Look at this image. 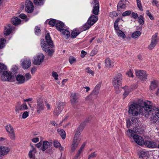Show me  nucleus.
<instances>
[{
  "instance_id": "56",
  "label": "nucleus",
  "mask_w": 159,
  "mask_h": 159,
  "mask_svg": "<svg viewBox=\"0 0 159 159\" xmlns=\"http://www.w3.org/2000/svg\"><path fill=\"white\" fill-rule=\"evenodd\" d=\"M158 2V1L157 0H152V4L153 6H156L157 7L159 6Z\"/></svg>"
},
{
  "instance_id": "24",
  "label": "nucleus",
  "mask_w": 159,
  "mask_h": 159,
  "mask_svg": "<svg viewBox=\"0 0 159 159\" xmlns=\"http://www.w3.org/2000/svg\"><path fill=\"white\" fill-rule=\"evenodd\" d=\"M36 149L32 146L31 149L30 151L28 153L29 157L30 158L34 159L35 158V154L36 152Z\"/></svg>"
},
{
  "instance_id": "29",
  "label": "nucleus",
  "mask_w": 159,
  "mask_h": 159,
  "mask_svg": "<svg viewBox=\"0 0 159 159\" xmlns=\"http://www.w3.org/2000/svg\"><path fill=\"white\" fill-rule=\"evenodd\" d=\"M64 24L62 22L59 21H57L56 24V27L57 30L61 31L64 27Z\"/></svg>"
},
{
  "instance_id": "60",
  "label": "nucleus",
  "mask_w": 159,
  "mask_h": 159,
  "mask_svg": "<svg viewBox=\"0 0 159 159\" xmlns=\"http://www.w3.org/2000/svg\"><path fill=\"white\" fill-rule=\"evenodd\" d=\"M97 154H96L95 152H93L91 153L89 156L88 159H89L91 157H95L96 156Z\"/></svg>"
},
{
  "instance_id": "32",
  "label": "nucleus",
  "mask_w": 159,
  "mask_h": 159,
  "mask_svg": "<svg viewBox=\"0 0 159 159\" xmlns=\"http://www.w3.org/2000/svg\"><path fill=\"white\" fill-rule=\"evenodd\" d=\"M158 86L157 82L155 80L152 81L150 86V89L154 90Z\"/></svg>"
},
{
  "instance_id": "1",
  "label": "nucleus",
  "mask_w": 159,
  "mask_h": 159,
  "mask_svg": "<svg viewBox=\"0 0 159 159\" xmlns=\"http://www.w3.org/2000/svg\"><path fill=\"white\" fill-rule=\"evenodd\" d=\"M151 107V103L150 101H143L140 99L138 102H134L129 105L128 113L133 116L141 115L148 117L149 116V110Z\"/></svg>"
},
{
  "instance_id": "23",
  "label": "nucleus",
  "mask_w": 159,
  "mask_h": 159,
  "mask_svg": "<svg viewBox=\"0 0 159 159\" xmlns=\"http://www.w3.org/2000/svg\"><path fill=\"white\" fill-rule=\"evenodd\" d=\"M98 19L97 16L92 15L89 17L87 21L89 23L92 25L98 20Z\"/></svg>"
},
{
  "instance_id": "61",
  "label": "nucleus",
  "mask_w": 159,
  "mask_h": 159,
  "mask_svg": "<svg viewBox=\"0 0 159 159\" xmlns=\"http://www.w3.org/2000/svg\"><path fill=\"white\" fill-rule=\"evenodd\" d=\"M87 54V52L84 50H82L81 52L80 56L82 58H84L86 55Z\"/></svg>"
},
{
  "instance_id": "62",
  "label": "nucleus",
  "mask_w": 159,
  "mask_h": 159,
  "mask_svg": "<svg viewBox=\"0 0 159 159\" xmlns=\"http://www.w3.org/2000/svg\"><path fill=\"white\" fill-rule=\"evenodd\" d=\"M32 141L34 143H36L39 141V139L38 137H35L32 139Z\"/></svg>"
},
{
  "instance_id": "12",
  "label": "nucleus",
  "mask_w": 159,
  "mask_h": 159,
  "mask_svg": "<svg viewBox=\"0 0 159 159\" xmlns=\"http://www.w3.org/2000/svg\"><path fill=\"white\" fill-rule=\"evenodd\" d=\"M12 77L11 74L7 71L3 72L0 76L1 80L4 81L12 82Z\"/></svg>"
},
{
  "instance_id": "48",
  "label": "nucleus",
  "mask_w": 159,
  "mask_h": 159,
  "mask_svg": "<svg viewBox=\"0 0 159 159\" xmlns=\"http://www.w3.org/2000/svg\"><path fill=\"white\" fill-rule=\"evenodd\" d=\"M20 18L24 19L25 21H28L29 19L27 18V16L24 14L22 13L19 15Z\"/></svg>"
},
{
  "instance_id": "7",
  "label": "nucleus",
  "mask_w": 159,
  "mask_h": 159,
  "mask_svg": "<svg viewBox=\"0 0 159 159\" xmlns=\"http://www.w3.org/2000/svg\"><path fill=\"white\" fill-rule=\"evenodd\" d=\"M31 78V74L28 73L25 74V75L22 74H18L15 76L16 83L18 84H23L30 80Z\"/></svg>"
},
{
  "instance_id": "25",
  "label": "nucleus",
  "mask_w": 159,
  "mask_h": 159,
  "mask_svg": "<svg viewBox=\"0 0 159 159\" xmlns=\"http://www.w3.org/2000/svg\"><path fill=\"white\" fill-rule=\"evenodd\" d=\"M128 2L126 0H122L120 1L117 5L118 8L125 9L126 8L127 3Z\"/></svg>"
},
{
  "instance_id": "57",
  "label": "nucleus",
  "mask_w": 159,
  "mask_h": 159,
  "mask_svg": "<svg viewBox=\"0 0 159 159\" xmlns=\"http://www.w3.org/2000/svg\"><path fill=\"white\" fill-rule=\"evenodd\" d=\"M82 152L78 151L75 156H74L73 159H78L79 157L80 156Z\"/></svg>"
},
{
  "instance_id": "38",
  "label": "nucleus",
  "mask_w": 159,
  "mask_h": 159,
  "mask_svg": "<svg viewBox=\"0 0 159 159\" xmlns=\"http://www.w3.org/2000/svg\"><path fill=\"white\" fill-rule=\"evenodd\" d=\"M92 25L87 21L82 27V29L84 31L86 30L89 29Z\"/></svg>"
},
{
  "instance_id": "53",
  "label": "nucleus",
  "mask_w": 159,
  "mask_h": 159,
  "mask_svg": "<svg viewBox=\"0 0 159 159\" xmlns=\"http://www.w3.org/2000/svg\"><path fill=\"white\" fill-rule=\"evenodd\" d=\"M35 34L37 35H39L40 33V28L38 26L36 27L35 29Z\"/></svg>"
},
{
  "instance_id": "42",
  "label": "nucleus",
  "mask_w": 159,
  "mask_h": 159,
  "mask_svg": "<svg viewBox=\"0 0 159 159\" xmlns=\"http://www.w3.org/2000/svg\"><path fill=\"white\" fill-rule=\"evenodd\" d=\"M8 134L11 140H14L16 139V136L14 131L8 133Z\"/></svg>"
},
{
  "instance_id": "59",
  "label": "nucleus",
  "mask_w": 159,
  "mask_h": 159,
  "mask_svg": "<svg viewBox=\"0 0 159 159\" xmlns=\"http://www.w3.org/2000/svg\"><path fill=\"white\" fill-rule=\"evenodd\" d=\"M85 144H86L85 143H83L82 145L81 146V147H80L79 149L78 150V151L82 152L83 150L84 149V148L85 146Z\"/></svg>"
},
{
  "instance_id": "36",
  "label": "nucleus",
  "mask_w": 159,
  "mask_h": 159,
  "mask_svg": "<svg viewBox=\"0 0 159 159\" xmlns=\"http://www.w3.org/2000/svg\"><path fill=\"white\" fill-rule=\"evenodd\" d=\"M45 0H34V4L37 6H42L43 5Z\"/></svg>"
},
{
  "instance_id": "64",
  "label": "nucleus",
  "mask_w": 159,
  "mask_h": 159,
  "mask_svg": "<svg viewBox=\"0 0 159 159\" xmlns=\"http://www.w3.org/2000/svg\"><path fill=\"white\" fill-rule=\"evenodd\" d=\"M35 145L37 148H39L42 146V143L41 142H40Z\"/></svg>"
},
{
  "instance_id": "43",
  "label": "nucleus",
  "mask_w": 159,
  "mask_h": 159,
  "mask_svg": "<svg viewBox=\"0 0 159 159\" xmlns=\"http://www.w3.org/2000/svg\"><path fill=\"white\" fill-rule=\"evenodd\" d=\"M122 19L120 18H117L115 22L114 23V28H117V27H118V22L122 20Z\"/></svg>"
},
{
  "instance_id": "51",
  "label": "nucleus",
  "mask_w": 159,
  "mask_h": 159,
  "mask_svg": "<svg viewBox=\"0 0 159 159\" xmlns=\"http://www.w3.org/2000/svg\"><path fill=\"white\" fill-rule=\"evenodd\" d=\"M86 71L88 73L91 74L93 76L94 75V72L91 70L88 67L86 68L85 69Z\"/></svg>"
},
{
  "instance_id": "5",
  "label": "nucleus",
  "mask_w": 159,
  "mask_h": 159,
  "mask_svg": "<svg viewBox=\"0 0 159 159\" xmlns=\"http://www.w3.org/2000/svg\"><path fill=\"white\" fill-rule=\"evenodd\" d=\"M80 127L78 129L75 134L74 138L73 139L72 147L71 148V152H73L78 147L81 140L82 136L81 135V131L79 129Z\"/></svg>"
},
{
  "instance_id": "30",
  "label": "nucleus",
  "mask_w": 159,
  "mask_h": 159,
  "mask_svg": "<svg viewBox=\"0 0 159 159\" xmlns=\"http://www.w3.org/2000/svg\"><path fill=\"white\" fill-rule=\"evenodd\" d=\"M11 22L13 24L16 25L21 23V20L18 17H15L11 19Z\"/></svg>"
},
{
  "instance_id": "45",
  "label": "nucleus",
  "mask_w": 159,
  "mask_h": 159,
  "mask_svg": "<svg viewBox=\"0 0 159 159\" xmlns=\"http://www.w3.org/2000/svg\"><path fill=\"white\" fill-rule=\"evenodd\" d=\"M30 111H24L22 114V117L23 119H25L29 116Z\"/></svg>"
},
{
  "instance_id": "39",
  "label": "nucleus",
  "mask_w": 159,
  "mask_h": 159,
  "mask_svg": "<svg viewBox=\"0 0 159 159\" xmlns=\"http://www.w3.org/2000/svg\"><path fill=\"white\" fill-rule=\"evenodd\" d=\"M5 128L8 133L14 131L13 127L10 125H6Z\"/></svg>"
},
{
  "instance_id": "35",
  "label": "nucleus",
  "mask_w": 159,
  "mask_h": 159,
  "mask_svg": "<svg viewBox=\"0 0 159 159\" xmlns=\"http://www.w3.org/2000/svg\"><path fill=\"white\" fill-rule=\"evenodd\" d=\"M141 34L139 31H137L133 32L131 35V37L133 39H136L139 37Z\"/></svg>"
},
{
  "instance_id": "47",
  "label": "nucleus",
  "mask_w": 159,
  "mask_h": 159,
  "mask_svg": "<svg viewBox=\"0 0 159 159\" xmlns=\"http://www.w3.org/2000/svg\"><path fill=\"white\" fill-rule=\"evenodd\" d=\"M138 22L140 25H143L144 23L143 18L142 16H139L138 17Z\"/></svg>"
},
{
  "instance_id": "11",
  "label": "nucleus",
  "mask_w": 159,
  "mask_h": 159,
  "mask_svg": "<svg viewBox=\"0 0 159 159\" xmlns=\"http://www.w3.org/2000/svg\"><path fill=\"white\" fill-rule=\"evenodd\" d=\"M28 109L27 105L25 102L21 104L20 102H17L15 107V111L16 114L19 113L20 111L27 110Z\"/></svg>"
},
{
  "instance_id": "50",
  "label": "nucleus",
  "mask_w": 159,
  "mask_h": 159,
  "mask_svg": "<svg viewBox=\"0 0 159 159\" xmlns=\"http://www.w3.org/2000/svg\"><path fill=\"white\" fill-rule=\"evenodd\" d=\"M69 62L70 64H72L76 61V59L72 56H70L69 59Z\"/></svg>"
},
{
  "instance_id": "13",
  "label": "nucleus",
  "mask_w": 159,
  "mask_h": 159,
  "mask_svg": "<svg viewBox=\"0 0 159 159\" xmlns=\"http://www.w3.org/2000/svg\"><path fill=\"white\" fill-rule=\"evenodd\" d=\"M31 60L28 58L22 59L21 61V66L24 69L29 68L31 65Z\"/></svg>"
},
{
  "instance_id": "49",
  "label": "nucleus",
  "mask_w": 159,
  "mask_h": 159,
  "mask_svg": "<svg viewBox=\"0 0 159 159\" xmlns=\"http://www.w3.org/2000/svg\"><path fill=\"white\" fill-rule=\"evenodd\" d=\"M98 52V51L96 48H94L91 51L90 53V56H93L97 54Z\"/></svg>"
},
{
  "instance_id": "20",
  "label": "nucleus",
  "mask_w": 159,
  "mask_h": 159,
  "mask_svg": "<svg viewBox=\"0 0 159 159\" xmlns=\"http://www.w3.org/2000/svg\"><path fill=\"white\" fill-rule=\"evenodd\" d=\"M144 144L148 148H157V143L152 141H145Z\"/></svg>"
},
{
  "instance_id": "26",
  "label": "nucleus",
  "mask_w": 159,
  "mask_h": 159,
  "mask_svg": "<svg viewBox=\"0 0 159 159\" xmlns=\"http://www.w3.org/2000/svg\"><path fill=\"white\" fill-rule=\"evenodd\" d=\"M12 30V26L10 25H8L5 28L4 34L6 35L9 34Z\"/></svg>"
},
{
  "instance_id": "31",
  "label": "nucleus",
  "mask_w": 159,
  "mask_h": 159,
  "mask_svg": "<svg viewBox=\"0 0 159 159\" xmlns=\"http://www.w3.org/2000/svg\"><path fill=\"white\" fill-rule=\"evenodd\" d=\"M60 32L64 36V37L67 39L70 36V32L66 29H62Z\"/></svg>"
},
{
  "instance_id": "15",
  "label": "nucleus",
  "mask_w": 159,
  "mask_h": 159,
  "mask_svg": "<svg viewBox=\"0 0 159 159\" xmlns=\"http://www.w3.org/2000/svg\"><path fill=\"white\" fill-rule=\"evenodd\" d=\"M158 42L157 38V34L156 33L153 35L152 37V40L150 44L148 46V48L149 50L153 49L156 46Z\"/></svg>"
},
{
  "instance_id": "40",
  "label": "nucleus",
  "mask_w": 159,
  "mask_h": 159,
  "mask_svg": "<svg viewBox=\"0 0 159 159\" xmlns=\"http://www.w3.org/2000/svg\"><path fill=\"white\" fill-rule=\"evenodd\" d=\"M6 40L3 38L0 39V49H2L5 46Z\"/></svg>"
},
{
  "instance_id": "9",
  "label": "nucleus",
  "mask_w": 159,
  "mask_h": 159,
  "mask_svg": "<svg viewBox=\"0 0 159 159\" xmlns=\"http://www.w3.org/2000/svg\"><path fill=\"white\" fill-rule=\"evenodd\" d=\"M44 56L42 53H39L34 56L33 59V63L35 65H39L43 61Z\"/></svg>"
},
{
  "instance_id": "3",
  "label": "nucleus",
  "mask_w": 159,
  "mask_h": 159,
  "mask_svg": "<svg viewBox=\"0 0 159 159\" xmlns=\"http://www.w3.org/2000/svg\"><path fill=\"white\" fill-rule=\"evenodd\" d=\"M149 116L151 115V123L153 126H155L159 122V109L155 108L152 109V106L149 110Z\"/></svg>"
},
{
  "instance_id": "34",
  "label": "nucleus",
  "mask_w": 159,
  "mask_h": 159,
  "mask_svg": "<svg viewBox=\"0 0 159 159\" xmlns=\"http://www.w3.org/2000/svg\"><path fill=\"white\" fill-rule=\"evenodd\" d=\"M57 131L59 134L61 136L63 139H64L66 138V133L64 130L60 129H58Z\"/></svg>"
},
{
  "instance_id": "14",
  "label": "nucleus",
  "mask_w": 159,
  "mask_h": 159,
  "mask_svg": "<svg viewBox=\"0 0 159 159\" xmlns=\"http://www.w3.org/2000/svg\"><path fill=\"white\" fill-rule=\"evenodd\" d=\"M44 105L43 99L42 98H39L37 100L36 106V111L38 113L40 114L41 111L44 109Z\"/></svg>"
},
{
  "instance_id": "16",
  "label": "nucleus",
  "mask_w": 159,
  "mask_h": 159,
  "mask_svg": "<svg viewBox=\"0 0 159 159\" xmlns=\"http://www.w3.org/2000/svg\"><path fill=\"white\" fill-rule=\"evenodd\" d=\"M65 106V104L64 102H59L57 105V107L54 111V116H58L61 112Z\"/></svg>"
},
{
  "instance_id": "58",
  "label": "nucleus",
  "mask_w": 159,
  "mask_h": 159,
  "mask_svg": "<svg viewBox=\"0 0 159 159\" xmlns=\"http://www.w3.org/2000/svg\"><path fill=\"white\" fill-rule=\"evenodd\" d=\"M126 74L129 77H131L133 78V74L131 70H130L126 73Z\"/></svg>"
},
{
  "instance_id": "46",
  "label": "nucleus",
  "mask_w": 159,
  "mask_h": 159,
  "mask_svg": "<svg viewBox=\"0 0 159 159\" xmlns=\"http://www.w3.org/2000/svg\"><path fill=\"white\" fill-rule=\"evenodd\" d=\"M136 2L137 7L140 10L142 11L143 10V9L142 6L141 0H136Z\"/></svg>"
},
{
  "instance_id": "27",
  "label": "nucleus",
  "mask_w": 159,
  "mask_h": 159,
  "mask_svg": "<svg viewBox=\"0 0 159 159\" xmlns=\"http://www.w3.org/2000/svg\"><path fill=\"white\" fill-rule=\"evenodd\" d=\"M2 150V156L7 154L10 151V148L6 146H1Z\"/></svg>"
},
{
  "instance_id": "22",
  "label": "nucleus",
  "mask_w": 159,
  "mask_h": 159,
  "mask_svg": "<svg viewBox=\"0 0 159 159\" xmlns=\"http://www.w3.org/2000/svg\"><path fill=\"white\" fill-rule=\"evenodd\" d=\"M115 30V32L117 36L122 38L124 39L126 38V35L125 33L122 30L119 29V27H117V28H114Z\"/></svg>"
},
{
  "instance_id": "10",
  "label": "nucleus",
  "mask_w": 159,
  "mask_h": 159,
  "mask_svg": "<svg viewBox=\"0 0 159 159\" xmlns=\"http://www.w3.org/2000/svg\"><path fill=\"white\" fill-rule=\"evenodd\" d=\"M135 72L136 76L142 82H144L147 80L148 75L145 71L142 70H135Z\"/></svg>"
},
{
  "instance_id": "17",
  "label": "nucleus",
  "mask_w": 159,
  "mask_h": 159,
  "mask_svg": "<svg viewBox=\"0 0 159 159\" xmlns=\"http://www.w3.org/2000/svg\"><path fill=\"white\" fill-rule=\"evenodd\" d=\"M93 3L95 6L93 7L92 12L95 15H98L99 8V6L98 0H93Z\"/></svg>"
},
{
  "instance_id": "6",
  "label": "nucleus",
  "mask_w": 159,
  "mask_h": 159,
  "mask_svg": "<svg viewBox=\"0 0 159 159\" xmlns=\"http://www.w3.org/2000/svg\"><path fill=\"white\" fill-rule=\"evenodd\" d=\"M122 76L120 73L116 75L112 80V84L117 93L120 92L119 89L122 86Z\"/></svg>"
},
{
  "instance_id": "63",
  "label": "nucleus",
  "mask_w": 159,
  "mask_h": 159,
  "mask_svg": "<svg viewBox=\"0 0 159 159\" xmlns=\"http://www.w3.org/2000/svg\"><path fill=\"white\" fill-rule=\"evenodd\" d=\"M132 17L134 19H136L138 17V14L135 12H133L132 13Z\"/></svg>"
},
{
  "instance_id": "4",
  "label": "nucleus",
  "mask_w": 159,
  "mask_h": 159,
  "mask_svg": "<svg viewBox=\"0 0 159 159\" xmlns=\"http://www.w3.org/2000/svg\"><path fill=\"white\" fill-rule=\"evenodd\" d=\"M138 132L137 130L135 131L130 129L127 130L126 132V134L129 137H132L135 143L139 145H142L144 144V140L140 136L135 134Z\"/></svg>"
},
{
  "instance_id": "41",
  "label": "nucleus",
  "mask_w": 159,
  "mask_h": 159,
  "mask_svg": "<svg viewBox=\"0 0 159 159\" xmlns=\"http://www.w3.org/2000/svg\"><path fill=\"white\" fill-rule=\"evenodd\" d=\"M108 16L111 18H115L118 16L117 13L116 11H113L108 13Z\"/></svg>"
},
{
  "instance_id": "19",
  "label": "nucleus",
  "mask_w": 159,
  "mask_h": 159,
  "mask_svg": "<svg viewBox=\"0 0 159 159\" xmlns=\"http://www.w3.org/2000/svg\"><path fill=\"white\" fill-rule=\"evenodd\" d=\"M52 145V142L44 141L43 142L42 146L41 148V150L44 152L47 149L50 148Z\"/></svg>"
},
{
  "instance_id": "44",
  "label": "nucleus",
  "mask_w": 159,
  "mask_h": 159,
  "mask_svg": "<svg viewBox=\"0 0 159 159\" xmlns=\"http://www.w3.org/2000/svg\"><path fill=\"white\" fill-rule=\"evenodd\" d=\"M57 21L56 20L52 19L50 20L48 22L49 24L52 27H53L56 24Z\"/></svg>"
},
{
  "instance_id": "55",
  "label": "nucleus",
  "mask_w": 159,
  "mask_h": 159,
  "mask_svg": "<svg viewBox=\"0 0 159 159\" xmlns=\"http://www.w3.org/2000/svg\"><path fill=\"white\" fill-rule=\"evenodd\" d=\"M131 13V11L129 10L126 11L122 14V16H125L129 15Z\"/></svg>"
},
{
  "instance_id": "54",
  "label": "nucleus",
  "mask_w": 159,
  "mask_h": 159,
  "mask_svg": "<svg viewBox=\"0 0 159 159\" xmlns=\"http://www.w3.org/2000/svg\"><path fill=\"white\" fill-rule=\"evenodd\" d=\"M52 75L55 80H58V75L56 72L53 71L52 72Z\"/></svg>"
},
{
  "instance_id": "33",
  "label": "nucleus",
  "mask_w": 159,
  "mask_h": 159,
  "mask_svg": "<svg viewBox=\"0 0 159 159\" xmlns=\"http://www.w3.org/2000/svg\"><path fill=\"white\" fill-rule=\"evenodd\" d=\"M70 101L73 105L75 104L77 102V98L75 93L71 94Z\"/></svg>"
},
{
  "instance_id": "18",
  "label": "nucleus",
  "mask_w": 159,
  "mask_h": 159,
  "mask_svg": "<svg viewBox=\"0 0 159 159\" xmlns=\"http://www.w3.org/2000/svg\"><path fill=\"white\" fill-rule=\"evenodd\" d=\"M102 82H100L98 83L95 86L93 90V91L91 94L95 96V97L97 98L99 93V90L101 86Z\"/></svg>"
},
{
  "instance_id": "2",
  "label": "nucleus",
  "mask_w": 159,
  "mask_h": 159,
  "mask_svg": "<svg viewBox=\"0 0 159 159\" xmlns=\"http://www.w3.org/2000/svg\"><path fill=\"white\" fill-rule=\"evenodd\" d=\"M45 39L46 42H45L44 40H41V47L44 51L48 52L49 55H52L54 52V50L50 48H53L54 45L48 33L46 34Z\"/></svg>"
},
{
  "instance_id": "28",
  "label": "nucleus",
  "mask_w": 159,
  "mask_h": 159,
  "mask_svg": "<svg viewBox=\"0 0 159 159\" xmlns=\"http://www.w3.org/2000/svg\"><path fill=\"white\" fill-rule=\"evenodd\" d=\"M105 63L107 68H110L114 66V63L109 58H107L105 60Z\"/></svg>"
},
{
  "instance_id": "8",
  "label": "nucleus",
  "mask_w": 159,
  "mask_h": 159,
  "mask_svg": "<svg viewBox=\"0 0 159 159\" xmlns=\"http://www.w3.org/2000/svg\"><path fill=\"white\" fill-rule=\"evenodd\" d=\"M20 5L23 8L25 7V11L28 13H31L34 10L33 3L29 0H26L25 2H22Z\"/></svg>"
},
{
  "instance_id": "37",
  "label": "nucleus",
  "mask_w": 159,
  "mask_h": 159,
  "mask_svg": "<svg viewBox=\"0 0 159 159\" xmlns=\"http://www.w3.org/2000/svg\"><path fill=\"white\" fill-rule=\"evenodd\" d=\"M79 34L80 32L78 31L75 30H74L72 32L71 34V37L72 38H75Z\"/></svg>"
},
{
  "instance_id": "52",
  "label": "nucleus",
  "mask_w": 159,
  "mask_h": 159,
  "mask_svg": "<svg viewBox=\"0 0 159 159\" xmlns=\"http://www.w3.org/2000/svg\"><path fill=\"white\" fill-rule=\"evenodd\" d=\"M60 143L59 142L56 140H54L53 141V145L55 147L58 148L60 146Z\"/></svg>"
},
{
  "instance_id": "21",
  "label": "nucleus",
  "mask_w": 159,
  "mask_h": 159,
  "mask_svg": "<svg viewBox=\"0 0 159 159\" xmlns=\"http://www.w3.org/2000/svg\"><path fill=\"white\" fill-rule=\"evenodd\" d=\"M122 89L124 91V92L123 94V98L125 99L132 91V89L131 87L127 86H125L123 87Z\"/></svg>"
}]
</instances>
